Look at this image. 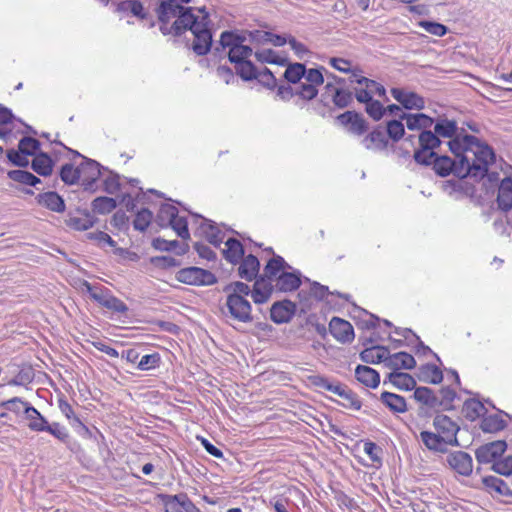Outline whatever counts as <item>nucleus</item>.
<instances>
[{
  "label": "nucleus",
  "instance_id": "0e129e2a",
  "mask_svg": "<svg viewBox=\"0 0 512 512\" xmlns=\"http://www.w3.org/2000/svg\"><path fill=\"white\" fill-rule=\"evenodd\" d=\"M103 307L116 313H125L128 310L127 305L113 294L108 297Z\"/></svg>",
  "mask_w": 512,
  "mask_h": 512
},
{
  "label": "nucleus",
  "instance_id": "774afa93",
  "mask_svg": "<svg viewBox=\"0 0 512 512\" xmlns=\"http://www.w3.org/2000/svg\"><path fill=\"white\" fill-rule=\"evenodd\" d=\"M93 219L90 216L74 217L70 219V225L77 230H88L93 226Z\"/></svg>",
  "mask_w": 512,
  "mask_h": 512
},
{
  "label": "nucleus",
  "instance_id": "6ab92c4d",
  "mask_svg": "<svg viewBox=\"0 0 512 512\" xmlns=\"http://www.w3.org/2000/svg\"><path fill=\"white\" fill-rule=\"evenodd\" d=\"M498 207L503 211L512 209V179L505 177L498 185Z\"/></svg>",
  "mask_w": 512,
  "mask_h": 512
},
{
  "label": "nucleus",
  "instance_id": "4468645a",
  "mask_svg": "<svg viewBox=\"0 0 512 512\" xmlns=\"http://www.w3.org/2000/svg\"><path fill=\"white\" fill-rule=\"evenodd\" d=\"M331 335L341 343H351L354 340V330L352 325L343 319L333 317L329 323Z\"/></svg>",
  "mask_w": 512,
  "mask_h": 512
},
{
  "label": "nucleus",
  "instance_id": "ddd939ff",
  "mask_svg": "<svg viewBox=\"0 0 512 512\" xmlns=\"http://www.w3.org/2000/svg\"><path fill=\"white\" fill-rule=\"evenodd\" d=\"M449 467L463 476H468L473 471V461L471 456L463 451L450 453L446 459Z\"/></svg>",
  "mask_w": 512,
  "mask_h": 512
},
{
  "label": "nucleus",
  "instance_id": "f704fd0d",
  "mask_svg": "<svg viewBox=\"0 0 512 512\" xmlns=\"http://www.w3.org/2000/svg\"><path fill=\"white\" fill-rule=\"evenodd\" d=\"M388 378L390 383L402 390H412L416 386L415 379L408 373L394 371L389 374Z\"/></svg>",
  "mask_w": 512,
  "mask_h": 512
},
{
  "label": "nucleus",
  "instance_id": "680f3d73",
  "mask_svg": "<svg viewBox=\"0 0 512 512\" xmlns=\"http://www.w3.org/2000/svg\"><path fill=\"white\" fill-rule=\"evenodd\" d=\"M366 112L371 118L377 121L386 113V109L379 101L372 100L366 104Z\"/></svg>",
  "mask_w": 512,
  "mask_h": 512
},
{
  "label": "nucleus",
  "instance_id": "412c9836",
  "mask_svg": "<svg viewBox=\"0 0 512 512\" xmlns=\"http://www.w3.org/2000/svg\"><path fill=\"white\" fill-rule=\"evenodd\" d=\"M201 219V233L210 244L214 245L215 247H219L220 244L224 241L225 233L222 232L217 226H215L210 220L205 218Z\"/></svg>",
  "mask_w": 512,
  "mask_h": 512
},
{
  "label": "nucleus",
  "instance_id": "864d4df0",
  "mask_svg": "<svg viewBox=\"0 0 512 512\" xmlns=\"http://www.w3.org/2000/svg\"><path fill=\"white\" fill-rule=\"evenodd\" d=\"M44 428V431L49 432L51 435L62 442H66L69 438L67 429L57 422H53L51 424L47 422Z\"/></svg>",
  "mask_w": 512,
  "mask_h": 512
},
{
  "label": "nucleus",
  "instance_id": "dca6fc26",
  "mask_svg": "<svg viewBox=\"0 0 512 512\" xmlns=\"http://www.w3.org/2000/svg\"><path fill=\"white\" fill-rule=\"evenodd\" d=\"M294 313L295 304L288 300L274 303L270 310L271 319L277 324L288 322Z\"/></svg>",
  "mask_w": 512,
  "mask_h": 512
},
{
  "label": "nucleus",
  "instance_id": "de8ad7c7",
  "mask_svg": "<svg viewBox=\"0 0 512 512\" xmlns=\"http://www.w3.org/2000/svg\"><path fill=\"white\" fill-rule=\"evenodd\" d=\"M116 207V202L113 198L98 197L92 202V209L99 214L110 213Z\"/></svg>",
  "mask_w": 512,
  "mask_h": 512
},
{
  "label": "nucleus",
  "instance_id": "e2e57ef3",
  "mask_svg": "<svg viewBox=\"0 0 512 512\" xmlns=\"http://www.w3.org/2000/svg\"><path fill=\"white\" fill-rule=\"evenodd\" d=\"M493 470L501 475L509 476L512 474V456L498 460L492 466Z\"/></svg>",
  "mask_w": 512,
  "mask_h": 512
},
{
  "label": "nucleus",
  "instance_id": "72a5a7b5",
  "mask_svg": "<svg viewBox=\"0 0 512 512\" xmlns=\"http://www.w3.org/2000/svg\"><path fill=\"white\" fill-rule=\"evenodd\" d=\"M25 418L28 420L29 429L36 432H43L48 422L33 406L26 408Z\"/></svg>",
  "mask_w": 512,
  "mask_h": 512
},
{
  "label": "nucleus",
  "instance_id": "3c124183",
  "mask_svg": "<svg viewBox=\"0 0 512 512\" xmlns=\"http://www.w3.org/2000/svg\"><path fill=\"white\" fill-rule=\"evenodd\" d=\"M1 406L15 414H20L21 412H23L24 415L26 414V408L31 407V405L28 402L23 401L21 398L18 397H14L7 401H3L1 403Z\"/></svg>",
  "mask_w": 512,
  "mask_h": 512
},
{
  "label": "nucleus",
  "instance_id": "49530a36",
  "mask_svg": "<svg viewBox=\"0 0 512 512\" xmlns=\"http://www.w3.org/2000/svg\"><path fill=\"white\" fill-rule=\"evenodd\" d=\"M356 83L359 86H364L365 89H367V91L372 96L377 95L379 97H385V95H386L385 87L382 84H380L374 80H371L366 77H361L356 80Z\"/></svg>",
  "mask_w": 512,
  "mask_h": 512
},
{
  "label": "nucleus",
  "instance_id": "b1692460",
  "mask_svg": "<svg viewBox=\"0 0 512 512\" xmlns=\"http://www.w3.org/2000/svg\"><path fill=\"white\" fill-rule=\"evenodd\" d=\"M260 268V263L254 255L246 256L239 266V276L247 281L253 280Z\"/></svg>",
  "mask_w": 512,
  "mask_h": 512
},
{
  "label": "nucleus",
  "instance_id": "aec40b11",
  "mask_svg": "<svg viewBox=\"0 0 512 512\" xmlns=\"http://www.w3.org/2000/svg\"><path fill=\"white\" fill-rule=\"evenodd\" d=\"M386 365L395 371L400 369L409 370L415 367L416 361L412 355L406 352H398L392 355L388 353Z\"/></svg>",
  "mask_w": 512,
  "mask_h": 512
},
{
  "label": "nucleus",
  "instance_id": "393cba45",
  "mask_svg": "<svg viewBox=\"0 0 512 512\" xmlns=\"http://www.w3.org/2000/svg\"><path fill=\"white\" fill-rule=\"evenodd\" d=\"M273 290V284L265 279L257 280L254 284V288L251 291V297L257 304H262L268 301Z\"/></svg>",
  "mask_w": 512,
  "mask_h": 512
},
{
  "label": "nucleus",
  "instance_id": "c85d7f7f",
  "mask_svg": "<svg viewBox=\"0 0 512 512\" xmlns=\"http://www.w3.org/2000/svg\"><path fill=\"white\" fill-rule=\"evenodd\" d=\"M388 349L382 346L367 348L360 353V358L366 363L387 362Z\"/></svg>",
  "mask_w": 512,
  "mask_h": 512
},
{
  "label": "nucleus",
  "instance_id": "f3484780",
  "mask_svg": "<svg viewBox=\"0 0 512 512\" xmlns=\"http://www.w3.org/2000/svg\"><path fill=\"white\" fill-rule=\"evenodd\" d=\"M338 120L343 125H349L351 133L361 135L367 130V124L363 117L355 112L347 111L338 116Z\"/></svg>",
  "mask_w": 512,
  "mask_h": 512
},
{
  "label": "nucleus",
  "instance_id": "338daca9",
  "mask_svg": "<svg viewBox=\"0 0 512 512\" xmlns=\"http://www.w3.org/2000/svg\"><path fill=\"white\" fill-rule=\"evenodd\" d=\"M120 9L130 10L134 16L144 18L143 5L137 0L124 1L120 4Z\"/></svg>",
  "mask_w": 512,
  "mask_h": 512
},
{
  "label": "nucleus",
  "instance_id": "1a4fd4ad",
  "mask_svg": "<svg viewBox=\"0 0 512 512\" xmlns=\"http://www.w3.org/2000/svg\"><path fill=\"white\" fill-rule=\"evenodd\" d=\"M226 306L233 319L242 323H249L253 320L251 304L246 298L236 295H228Z\"/></svg>",
  "mask_w": 512,
  "mask_h": 512
},
{
  "label": "nucleus",
  "instance_id": "a878e982",
  "mask_svg": "<svg viewBox=\"0 0 512 512\" xmlns=\"http://www.w3.org/2000/svg\"><path fill=\"white\" fill-rule=\"evenodd\" d=\"M83 289L90 295L91 299L97 302L102 307L105 305L108 297L112 294L111 291L100 285H92L87 281L82 283Z\"/></svg>",
  "mask_w": 512,
  "mask_h": 512
},
{
  "label": "nucleus",
  "instance_id": "58836bf2",
  "mask_svg": "<svg viewBox=\"0 0 512 512\" xmlns=\"http://www.w3.org/2000/svg\"><path fill=\"white\" fill-rule=\"evenodd\" d=\"M463 410L465 412L466 418L472 421L486 413V408L483 403L475 399H469L465 401Z\"/></svg>",
  "mask_w": 512,
  "mask_h": 512
},
{
  "label": "nucleus",
  "instance_id": "f8f14e48",
  "mask_svg": "<svg viewBox=\"0 0 512 512\" xmlns=\"http://www.w3.org/2000/svg\"><path fill=\"white\" fill-rule=\"evenodd\" d=\"M391 95L397 102L408 110H421L425 106L423 97L408 89L392 88Z\"/></svg>",
  "mask_w": 512,
  "mask_h": 512
},
{
  "label": "nucleus",
  "instance_id": "6e6552de",
  "mask_svg": "<svg viewBox=\"0 0 512 512\" xmlns=\"http://www.w3.org/2000/svg\"><path fill=\"white\" fill-rule=\"evenodd\" d=\"M177 279L189 285H212L216 282V277L213 273L198 267L181 269L177 273Z\"/></svg>",
  "mask_w": 512,
  "mask_h": 512
},
{
  "label": "nucleus",
  "instance_id": "5701e85b",
  "mask_svg": "<svg viewBox=\"0 0 512 512\" xmlns=\"http://www.w3.org/2000/svg\"><path fill=\"white\" fill-rule=\"evenodd\" d=\"M38 203L47 209L61 213L65 210L64 200L56 192H45L37 196Z\"/></svg>",
  "mask_w": 512,
  "mask_h": 512
},
{
  "label": "nucleus",
  "instance_id": "603ef678",
  "mask_svg": "<svg viewBox=\"0 0 512 512\" xmlns=\"http://www.w3.org/2000/svg\"><path fill=\"white\" fill-rule=\"evenodd\" d=\"M172 229L177 233L179 237L182 239H188L190 237L188 231V223L185 217L177 216L174 217L173 221L169 224Z\"/></svg>",
  "mask_w": 512,
  "mask_h": 512
},
{
  "label": "nucleus",
  "instance_id": "7ed1b4c3",
  "mask_svg": "<svg viewBox=\"0 0 512 512\" xmlns=\"http://www.w3.org/2000/svg\"><path fill=\"white\" fill-rule=\"evenodd\" d=\"M284 77L295 84V94L306 100H312L318 94L317 87L324 83L321 69H306L304 64L294 63L287 66Z\"/></svg>",
  "mask_w": 512,
  "mask_h": 512
},
{
  "label": "nucleus",
  "instance_id": "5fc2aeb1",
  "mask_svg": "<svg viewBox=\"0 0 512 512\" xmlns=\"http://www.w3.org/2000/svg\"><path fill=\"white\" fill-rule=\"evenodd\" d=\"M419 26L422 27L427 33L441 37L447 33V27L438 22L420 21Z\"/></svg>",
  "mask_w": 512,
  "mask_h": 512
},
{
  "label": "nucleus",
  "instance_id": "39448f33",
  "mask_svg": "<svg viewBox=\"0 0 512 512\" xmlns=\"http://www.w3.org/2000/svg\"><path fill=\"white\" fill-rule=\"evenodd\" d=\"M246 37L232 31H224L220 36V45L223 50L228 49V58L230 62L237 64L245 61L253 54L252 48L244 45Z\"/></svg>",
  "mask_w": 512,
  "mask_h": 512
},
{
  "label": "nucleus",
  "instance_id": "6e6d98bb",
  "mask_svg": "<svg viewBox=\"0 0 512 512\" xmlns=\"http://www.w3.org/2000/svg\"><path fill=\"white\" fill-rule=\"evenodd\" d=\"M152 212L148 209L139 211L134 219V228L139 231H144L149 226L152 220Z\"/></svg>",
  "mask_w": 512,
  "mask_h": 512
},
{
  "label": "nucleus",
  "instance_id": "20e7f679",
  "mask_svg": "<svg viewBox=\"0 0 512 512\" xmlns=\"http://www.w3.org/2000/svg\"><path fill=\"white\" fill-rule=\"evenodd\" d=\"M290 268L281 256L275 255L264 267V277L278 291L289 292L296 290L301 284L300 276L294 272L287 271Z\"/></svg>",
  "mask_w": 512,
  "mask_h": 512
},
{
  "label": "nucleus",
  "instance_id": "473e14b6",
  "mask_svg": "<svg viewBox=\"0 0 512 512\" xmlns=\"http://www.w3.org/2000/svg\"><path fill=\"white\" fill-rule=\"evenodd\" d=\"M381 401L393 412L403 413L407 410L405 399L397 394L390 392H383L381 394Z\"/></svg>",
  "mask_w": 512,
  "mask_h": 512
},
{
  "label": "nucleus",
  "instance_id": "4d7b16f0",
  "mask_svg": "<svg viewBox=\"0 0 512 512\" xmlns=\"http://www.w3.org/2000/svg\"><path fill=\"white\" fill-rule=\"evenodd\" d=\"M405 133L404 125L400 120H390L387 122V134L394 140L398 141Z\"/></svg>",
  "mask_w": 512,
  "mask_h": 512
},
{
  "label": "nucleus",
  "instance_id": "bf43d9fd",
  "mask_svg": "<svg viewBox=\"0 0 512 512\" xmlns=\"http://www.w3.org/2000/svg\"><path fill=\"white\" fill-rule=\"evenodd\" d=\"M18 147L20 152L26 156L33 155L39 148V141L32 137H24L19 141Z\"/></svg>",
  "mask_w": 512,
  "mask_h": 512
},
{
  "label": "nucleus",
  "instance_id": "cd10ccee",
  "mask_svg": "<svg viewBox=\"0 0 512 512\" xmlns=\"http://www.w3.org/2000/svg\"><path fill=\"white\" fill-rule=\"evenodd\" d=\"M420 440L429 450L436 452H444L446 450V443H444L437 432L421 431L419 435Z\"/></svg>",
  "mask_w": 512,
  "mask_h": 512
},
{
  "label": "nucleus",
  "instance_id": "2eb2a0df",
  "mask_svg": "<svg viewBox=\"0 0 512 512\" xmlns=\"http://www.w3.org/2000/svg\"><path fill=\"white\" fill-rule=\"evenodd\" d=\"M324 94L327 97H331L332 102L338 108H346L353 101V93L342 86H336L332 82H327Z\"/></svg>",
  "mask_w": 512,
  "mask_h": 512
},
{
  "label": "nucleus",
  "instance_id": "e433bc0d",
  "mask_svg": "<svg viewBox=\"0 0 512 512\" xmlns=\"http://www.w3.org/2000/svg\"><path fill=\"white\" fill-rule=\"evenodd\" d=\"M506 426V422L498 414H492L484 416L481 421V429L487 433H495L503 430Z\"/></svg>",
  "mask_w": 512,
  "mask_h": 512
},
{
  "label": "nucleus",
  "instance_id": "69168bd1",
  "mask_svg": "<svg viewBox=\"0 0 512 512\" xmlns=\"http://www.w3.org/2000/svg\"><path fill=\"white\" fill-rule=\"evenodd\" d=\"M414 397L417 401L426 404L431 405L434 401V395L431 389L427 387H418L414 391Z\"/></svg>",
  "mask_w": 512,
  "mask_h": 512
},
{
  "label": "nucleus",
  "instance_id": "9d476101",
  "mask_svg": "<svg viewBox=\"0 0 512 512\" xmlns=\"http://www.w3.org/2000/svg\"><path fill=\"white\" fill-rule=\"evenodd\" d=\"M507 444L505 441H494L481 445L475 451V457L481 464L495 463L506 451Z\"/></svg>",
  "mask_w": 512,
  "mask_h": 512
},
{
  "label": "nucleus",
  "instance_id": "f257e3e1",
  "mask_svg": "<svg viewBox=\"0 0 512 512\" xmlns=\"http://www.w3.org/2000/svg\"><path fill=\"white\" fill-rule=\"evenodd\" d=\"M405 142L414 148V159L417 163L433 164L435 172L442 177L450 173L459 178L480 177L486 172L487 164L494 156L489 145L472 135L456 137L447 142L454 159L438 155L436 149L442 142L431 131L419 133L417 137L409 135Z\"/></svg>",
  "mask_w": 512,
  "mask_h": 512
},
{
  "label": "nucleus",
  "instance_id": "7c9ffc66",
  "mask_svg": "<svg viewBox=\"0 0 512 512\" xmlns=\"http://www.w3.org/2000/svg\"><path fill=\"white\" fill-rule=\"evenodd\" d=\"M223 254L229 262L236 263L243 257L244 249L238 240L229 238L225 242V249H223Z\"/></svg>",
  "mask_w": 512,
  "mask_h": 512
},
{
  "label": "nucleus",
  "instance_id": "4c0bfd02",
  "mask_svg": "<svg viewBox=\"0 0 512 512\" xmlns=\"http://www.w3.org/2000/svg\"><path fill=\"white\" fill-rule=\"evenodd\" d=\"M256 59L261 63L276 64L280 66L286 65V58L280 56L272 49H261L255 52Z\"/></svg>",
  "mask_w": 512,
  "mask_h": 512
},
{
  "label": "nucleus",
  "instance_id": "9b49d317",
  "mask_svg": "<svg viewBox=\"0 0 512 512\" xmlns=\"http://www.w3.org/2000/svg\"><path fill=\"white\" fill-rule=\"evenodd\" d=\"M166 512H200L184 493L177 495H161Z\"/></svg>",
  "mask_w": 512,
  "mask_h": 512
},
{
  "label": "nucleus",
  "instance_id": "423d86ee",
  "mask_svg": "<svg viewBox=\"0 0 512 512\" xmlns=\"http://www.w3.org/2000/svg\"><path fill=\"white\" fill-rule=\"evenodd\" d=\"M433 426L444 443L450 446H459L457 433L460 427L450 417L444 414H437L433 419Z\"/></svg>",
  "mask_w": 512,
  "mask_h": 512
},
{
  "label": "nucleus",
  "instance_id": "a18cd8bd",
  "mask_svg": "<svg viewBox=\"0 0 512 512\" xmlns=\"http://www.w3.org/2000/svg\"><path fill=\"white\" fill-rule=\"evenodd\" d=\"M235 69L236 73L245 81L253 80L256 77L257 69L249 59L235 64Z\"/></svg>",
  "mask_w": 512,
  "mask_h": 512
},
{
  "label": "nucleus",
  "instance_id": "4be33fe9",
  "mask_svg": "<svg viewBox=\"0 0 512 512\" xmlns=\"http://www.w3.org/2000/svg\"><path fill=\"white\" fill-rule=\"evenodd\" d=\"M355 376L359 382L370 388H376L380 383L379 373L368 366L358 365Z\"/></svg>",
  "mask_w": 512,
  "mask_h": 512
},
{
  "label": "nucleus",
  "instance_id": "f03ea898",
  "mask_svg": "<svg viewBox=\"0 0 512 512\" xmlns=\"http://www.w3.org/2000/svg\"><path fill=\"white\" fill-rule=\"evenodd\" d=\"M191 0H163L156 12L160 31L164 35H181L190 30L194 36L192 49L197 55H205L212 45L209 15L205 8H185Z\"/></svg>",
  "mask_w": 512,
  "mask_h": 512
},
{
  "label": "nucleus",
  "instance_id": "a19ab883",
  "mask_svg": "<svg viewBox=\"0 0 512 512\" xmlns=\"http://www.w3.org/2000/svg\"><path fill=\"white\" fill-rule=\"evenodd\" d=\"M32 169L42 176H48L52 172V160L46 154L36 156L32 161Z\"/></svg>",
  "mask_w": 512,
  "mask_h": 512
},
{
  "label": "nucleus",
  "instance_id": "37998d69",
  "mask_svg": "<svg viewBox=\"0 0 512 512\" xmlns=\"http://www.w3.org/2000/svg\"><path fill=\"white\" fill-rule=\"evenodd\" d=\"M178 209L170 204H163L157 214V222L161 227H167L177 216Z\"/></svg>",
  "mask_w": 512,
  "mask_h": 512
},
{
  "label": "nucleus",
  "instance_id": "13d9d810",
  "mask_svg": "<svg viewBox=\"0 0 512 512\" xmlns=\"http://www.w3.org/2000/svg\"><path fill=\"white\" fill-rule=\"evenodd\" d=\"M225 292H227L228 295H236L245 298V296H248L251 293V290L247 284L237 281L226 286Z\"/></svg>",
  "mask_w": 512,
  "mask_h": 512
},
{
  "label": "nucleus",
  "instance_id": "0eeeda50",
  "mask_svg": "<svg viewBox=\"0 0 512 512\" xmlns=\"http://www.w3.org/2000/svg\"><path fill=\"white\" fill-rule=\"evenodd\" d=\"M78 156L81 155L76 152ZM83 162L79 165V182L84 187L85 190L94 191L95 190V182L98 178L103 175L102 168L100 164L95 160L87 159L83 157Z\"/></svg>",
  "mask_w": 512,
  "mask_h": 512
},
{
  "label": "nucleus",
  "instance_id": "052dcab7",
  "mask_svg": "<svg viewBox=\"0 0 512 512\" xmlns=\"http://www.w3.org/2000/svg\"><path fill=\"white\" fill-rule=\"evenodd\" d=\"M159 362V354H147L141 357L140 361L138 362L137 368L142 371L150 370L157 367Z\"/></svg>",
  "mask_w": 512,
  "mask_h": 512
},
{
  "label": "nucleus",
  "instance_id": "8fccbe9b",
  "mask_svg": "<svg viewBox=\"0 0 512 512\" xmlns=\"http://www.w3.org/2000/svg\"><path fill=\"white\" fill-rule=\"evenodd\" d=\"M313 384L323 390L329 391L333 394H337L342 387V383L339 381H331L330 379L323 376H316L313 379Z\"/></svg>",
  "mask_w": 512,
  "mask_h": 512
},
{
  "label": "nucleus",
  "instance_id": "c756f323",
  "mask_svg": "<svg viewBox=\"0 0 512 512\" xmlns=\"http://www.w3.org/2000/svg\"><path fill=\"white\" fill-rule=\"evenodd\" d=\"M483 483L486 489L490 493H496L500 496H511L512 491L510 490L507 483H505L502 479L495 476H488L483 479Z\"/></svg>",
  "mask_w": 512,
  "mask_h": 512
},
{
  "label": "nucleus",
  "instance_id": "bb28decb",
  "mask_svg": "<svg viewBox=\"0 0 512 512\" xmlns=\"http://www.w3.org/2000/svg\"><path fill=\"white\" fill-rule=\"evenodd\" d=\"M336 395L341 398L339 404L347 409L359 410L362 406L359 397L344 384Z\"/></svg>",
  "mask_w": 512,
  "mask_h": 512
},
{
  "label": "nucleus",
  "instance_id": "ea45409f",
  "mask_svg": "<svg viewBox=\"0 0 512 512\" xmlns=\"http://www.w3.org/2000/svg\"><path fill=\"white\" fill-rule=\"evenodd\" d=\"M434 131L435 133L433 134L437 136L438 139L439 137L452 138L456 134L457 124L455 121L447 119L440 120L435 124Z\"/></svg>",
  "mask_w": 512,
  "mask_h": 512
},
{
  "label": "nucleus",
  "instance_id": "2f4dec72",
  "mask_svg": "<svg viewBox=\"0 0 512 512\" xmlns=\"http://www.w3.org/2000/svg\"><path fill=\"white\" fill-rule=\"evenodd\" d=\"M362 144L370 150H382L387 145L386 134L381 130H374L362 140Z\"/></svg>",
  "mask_w": 512,
  "mask_h": 512
},
{
  "label": "nucleus",
  "instance_id": "79ce46f5",
  "mask_svg": "<svg viewBox=\"0 0 512 512\" xmlns=\"http://www.w3.org/2000/svg\"><path fill=\"white\" fill-rule=\"evenodd\" d=\"M102 171V176H104L103 186L105 192L112 195L116 194L120 190L119 175L103 167Z\"/></svg>",
  "mask_w": 512,
  "mask_h": 512
},
{
  "label": "nucleus",
  "instance_id": "c9c22d12",
  "mask_svg": "<svg viewBox=\"0 0 512 512\" xmlns=\"http://www.w3.org/2000/svg\"><path fill=\"white\" fill-rule=\"evenodd\" d=\"M419 377L423 382L438 384L443 380V373L436 365L427 364L420 368Z\"/></svg>",
  "mask_w": 512,
  "mask_h": 512
},
{
  "label": "nucleus",
  "instance_id": "09e8293b",
  "mask_svg": "<svg viewBox=\"0 0 512 512\" xmlns=\"http://www.w3.org/2000/svg\"><path fill=\"white\" fill-rule=\"evenodd\" d=\"M79 166L74 167L72 164L67 163L62 166L60 171L61 180L69 185L79 182Z\"/></svg>",
  "mask_w": 512,
  "mask_h": 512
},
{
  "label": "nucleus",
  "instance_id": "c03bdc74",
  "mask_svg": "<svg viewBox=\"0 0 512 512\" xmlns=\"http://www.w3.org/2000/svg\"><path fill=\"white\" fill-rule=\"evenodd\" d=\"M8 176L13 181L29 185L36 186L37 183H40V179L33 175L32 173L24 170H13L8 173Z\"/></svg>",
  "mask_w": 512,
  "mask_h": 512
},
{
  "label": "nucleus",
  "instance_id": "a211bd4d",
  "mask_svg": "<svg viewBox=\"0 0 512 512\" xmlns=\"http://www.w3.org/2000/svg\"><path fill=\"white\" fill-rule=\"evenodd\" d=\"M402 120H406V126L409 130H422V132H426V129H429L432 127L434 121L431 117L423 114V113H417V114H406L402 113L401 116Z\"/></svg>",
  "mask_w": 512,
  "mask_h": 512
}]
</instances>
